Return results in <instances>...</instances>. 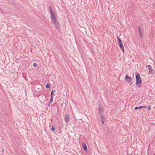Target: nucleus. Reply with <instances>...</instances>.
Masks as SVG:
<instances>
[{
	"label": "nucleus",
	"instance_id": "f257e3e1",
	"mask_svg": "<svg viewBox=\"0 0 155 155\" xmlns=\"http://www.w3.org/2000/svg\"><path fill=\"white\" fill-rule=\"evenodd\" d=\"M136 79V84L137 86L139 87L141 86L142 81L141 79V77L139 74H137L135 76Z\"/></svg>",
	"mask_w": 155,
	"mask_h": 155
},
{
	"label": "nucleus",
	"instance_id": "f03ea898",
	"mask_svg": "<svg viewBox=\"0 0 155 155\" xmlns=\"http://www.w3.org/2000/svg\"><path fill=\"white\" fill-rule=\"evenodd\" d=\"M51 20L56 28L58 29H59V24L58 21H57L56 17L51 18Z\"/></svg>",
	"mask_w": 155,
	"mask_h": 155
},
{
	"label": "nucleus",
	"instance_id": "7ed1b4c3",
	"mask_svg": "<svg viewBox=\"0 0 155 155\" xmlns=\"http://www.w3.org/2000/svg\"><path fill=\"white\" fill-rule=\"evenodd\" d=\"M125 81L126 82H127L130 84H132L133 83L132 81L133 79L132 78L130 77H129L128 75H127L125 78Z\"/></svg>",
	"mask_w": 155,
	"mask_h": 155
},
{
	"label": "nucleus",
	"instance_id": "20e7f679",
	"mask_svg": "<svg viewBox=\"0 0 155 155\" xmlns=\"http://www.w3.org/2000/svg\"><path fill=\"white\" fill-rule=\"evenodd\" d=\"M146 67H148L149 70V74H153L154 73L153 70L152 69V66L150 65H147V64H146Z\"/></svg>",
	"mask_w": 155,
	"mask_h": 155
},
{
	"label": "nucleus",
	"instance_id": "39448f33",
	"mask_svg": "<svg viewBox=\"0 0 155 155\" xmlns=\"http://www.w3.org/2000/svg\"><path fill=\"white\" fill-rule=\"evenodd\" d=\"M138 31L139 33V36L140 38L141 39L143 38V35L142 33V32L141 31L140 28V26L138 27Z\"/></svg>",
	"mask_w": 155,
	"mask_h": 155
},
{
	"label": "nucleus",
	"instance_id": "423d86ee",
	"mask_svg": "<svg viewBox=\"0 0 155 155\" xmlns=\"http://www.w3.org/2000/svg\"><path fill=\"white\" fill-rule=\"evenodd\" d=\"M64 120L66 123L69 122L70 120V117L68 114H66L64 116Z\"/></svg>",
	"mask_w": 155,
	"mask_h": 155
},
{
	"label": "nucleus",
	"instance_id": "0eeeda50",
	"mask_svg": "<svg viewBox=\"0 0 155 155\" xmlns=\"http://www.w3.org/2000/svg\"><path fill=\"white\" fill-rule=\"evenodd\" d=\"M82 147L83 149L86 152H87V148L85 143L83 142L82 143Z\"/></svg>",
	"mask_w": 155,
	"mask_h": 155
},
{
	"label": "nucleus",
	"instance_id": "6e6552de",
	"mask_svg": "<svg viewBox=\"0 0 155 155\" xmlns=\"http://www.w3.org/2000/svg\"><path fill=\"white\" fill-rule=\"evenodd\" d=\"M118 45H119L120 49L122 50V51L123 52H124V45L123 44L122 42L119 43Z\"/></svg>",
	"mask_w": 155,
	"mask_h": 155
},
{
	"label": "nucleus",
	"instance_id": "1a4fd4ad",
	"mask_svg": "<svg viewBox=\"0 0 155 155\" xmlns=\"http://www.w3.org/2000/svg\"><path fill=\"white\" fill-rule=\"evenodd\" d=\"M104 112V109L103 107H99V114L100 116V115H102L101 113Z\"/></svg>",
	"mask_w": 155,
	"mask_h": 155
},
{
	"label": "nucleus",
	"instance_id": "9d476101",
	"mask_svg": "<svg viewBox=\"0 0 155 155\" xmlns=\"http://www.w3.org/2000/svg\"><path fill=\"white\" fill-rule=\"evenodd\" d=\"M101 117V122L102 123V124H104V122L105 120V118L104 117V116L103 115H100V116Z\"/></svg>",
	"mask_w": 155,
	"mask_h": 155
},
{
	"label": "nucleus",
	"instance_id": "9b49d317",
	"mask_svg": "<svg viewBox=\"0 0 155 155\" xmlns=\"http://www.w3.org/2000/svg\"><path fill=\"white\" fill-rule=\"evenodd\" d=\"M50 12L51 13V19L56 17V16H55L54 13V12H53V10L50 11Z\"/></svg>",
	"mask_w": 155,
	"mask_h": 155
},
{
	"label": "nucleus",
	"instance_id": "f8f14e48",
	"mask_svg": "<svg viewBox=\"0 0 155 155\" xmlns=\"http://www.w3.org/2000/svg\"><path fill=\"white\" fill-rule=\"evenodd\" d=\"M53 97L51 96V98H50V102L49 103V104L48 107L50 106V104L51 103V102H52L53 101Z\"/></svg>",
	"mask_w": 155,
	"mask_h": 155
},
{
	"label": "nucleus",
	"instance_id": "ddd939ff",
	"mask_svg": "<svg viewBox=\"0 0 155 155\" xmlns=\"http://www.w3.org/2000/svg\"><path fill=\"white\" fill-rule=\"evenodd\" d=\"M117 38L118 44L122 42L121 39L118 37V36L117 37Z\"/></svg>",
	"mask_w": 155,
	"mask_h": 155
},
{
	"label": "nucleus",
	"instance_id": "4468645a",
	"mask_svg": "<svg viewBox=\"0 0 155 155\" xmlns=\"http://www.w3.org/2000/svg\"><path fill=\"white\" fill-rule=\"evenodd\" d=\"M8 1L10 3L13 4L15 2V0H8Z\"/></svg>",
	"mask_w": 155,
	"mask_h": 155
},
{
	"label": "nucleus",
	"instance_id": "2eb2a0df",
	"mask_svg": "<svg viewBox=\"0 0 155 155\" xmlns=\"http://www.w3.org/2000/svg\"><path fill=\"white\" fill-rule=\"evenodd\" d=\"M45 87H46V88H49L50 87V84L48 83L46 84V85H45Z\"/></svg>",
	"mask_w": 155,
	"mask_h": 155
},
{
	"label": "nucleus",
	"instance_id": "dca6fc26",
	"mask_svg": "<svg viewBox=\"0 0 155 155\" xmlns=\"http://www.w3.org/2000/svg\"><path fill=\"white\" fill-rule=\"evenodd\" d=\"M55 91V90H52L51 92V96L53 97V94Z\"/></svg>",
	"mask_w": 155,
	"mask_h": 155
},
{
	"label": "nucleus",
	"instance_id": "f3484780",
	"mask_svg": "<svg viewBox=\"0 0 155 155\" xmlns=\"http://www.w3.org/2000/svg\"><path fill=\"white\" fill-rule=\"evenodd\" d=\"M55 129L53 125H52L51 129V130L52 131H54L55 130Z\"/></svg>",
	"mask_w": 155,
	"mask_h": 155
},
{
	"label": "nucleus",
	"instance_id": "a211bd4d",
	"mask_svg": "<svg viewBox=\"0 0 155 155\" xmlns=\"http://www.w3.org/2000/svg\"><path fill=\"white\" fill-rule=\"evenodd\" d=\"M140 107H141V106H140L139 107H136L134 108V109L135 110H137L138 109H141V108H140Z\"/></svg>",
	"mask_w": 155,
	"mask_h": 155
},
{
	"label": "nucleus",
	"instance_id": "6ab92c4d",
	"mask_svg": "<svg viewBox=\"0 0 155 155\" xmlns=\"http://www.w3.org/2000/svg\"><path fill=\"white\" fill-rule=\"evenodd\" d=\"M33 66L35 67H36L37 66V64L36 63H34L33 64Z\"/></svg>",
	"mask_w": 155,
	"mask_h": 155
},
{
	"label": "nucleus",
	"instance_id": "aec40b11",
	"mask_svg": "<svg viewBox=\"0 0 155 155\" xmlns=\"http://www.w3.org/2000/svg\"><path fill=\"white\" fill-rule=\"evenodd\" d=\"M147 107L145 106H141V107H140V108H141V109L142 108H145Z\"/></svg>",
	"mask_w": 155,
	"mask_h": 155
},
{
	"label": "nucleus",
	"instance_id": "412c9836",
	"mask_svg": "<svg viewBox=\"0 0 155 155\" xmlns=\"http://www.w3.org/2000/svg\"><path fill=\"white\" fill-rule=\"evenodd\" d=\"M49 11H51V10H53L51 6H49Z\"/></svg>",
	"mask_w": 155,
	"mask_h": 155
},
{
	"label": "nucleus",
	"instance_id": "4be33fe9",
	"mask_svg": "<svg viewBox=\"0 0 155 155\" xmlns=\"http://www.w3.org/2000/svg\"><path fill=\"white\" fill-rule=\"evenodd\" d=\"M148 109L149 110H150V109H151V107L150 106H149L148 107Z\"/></svg>",
	"mask_w": 155,
	"mask_h": 155
},
{
	"label": "nucleus",
	"instance_id": "5701e85b",
	"mask_svg": "<svg viewBox=\"0 0 155 155\" xmlns=\"http://www.w3.org/2000/svg\"><path fill=\"white\" fill-rule=\"evenodd\" d=\"M47 100L48 101H49V100L48 99H47Z\"/></svg>",
	"mask_w": 155,
	"mask_h": 155
},
{
	"label": "nucleus",
	"instance_id": "b1692460",
	"mask_svg": "<svg viewBox=\"0 0 155 155\" xmlns=\"http://www.w3.org/2000/svg\"><path fill=\"white\" fill-rule=\"evenodd\" d=\"M147 155H149V154H148Z\"/></svg>",
	"mask_w": 155,
	"mask_h": 155
},
{
	"label": "nucleus",
	"instance_id": "393cba45",
	"mask_svg": "<svg viewBox=\"0 0 155 155\" xmlns=\"http://www.w3.org/2000/svg\"><path fill=\"white\" fill-rule=\"evenodd\" d=\"M61 155H62V154H61Z\"/></svg>",
	"mask_w": 155,
	"mask_h": 155
}]
</instances>
